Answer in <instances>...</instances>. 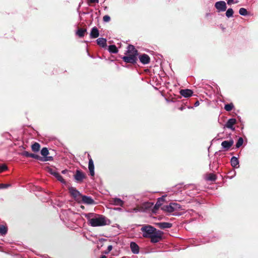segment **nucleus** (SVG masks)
Listing matches in <instances>:
<instances>
[{
  "instance_id": "obj_35",
  "label": "nucleus",
  "mask_w": 258,
  "mask_h": 258,
  "mask_svg": "<svg viewBox=\"0 0 258 258\" xmlns=\"http://www.w3.org/2000/svg\"><path fill=\"white\" fill-rule=\"evenodd\" d=\"M48 172L50 174H51L53 175V176H54L55 177L56 176V174L58 173L57 172H56L55 171V170L53 169L52 168H48Z\"/></svg>"
},
{
  "instance_id": "obj_44",
  "label": "nucleus",
  "mask_w": 258,
  "mask_h": 258,
  "mask_svg": "<svg viewBox=\"0 0 258 258\" xmlns=\"http://www.w3.org/2000/svg\"><path fill=\"white\" fill-rule=\"evenodd\" d=\"M118 52V49L116 46L114 45V53H117Z\"/></svg>"
},
{
  "instance_id": "obj_29",
  "label": "nucleus",
  "mask_w": 258,
  "mask_h": 258,
  "mask_svg": "<svg viewBox=\"0 0 258 258\" xmlns=\"http://www.w3.org/2000/svg\"><path fill=\"white\" fill-rule=\"evenodd\" d=\"M243 143V139L242 137L239 138L236 144V148H239L240 146L242 145Z\"/></svg>"
},
{
  "instance_id": "obj_16",
  "label": "nucleus",
  "mask_w": 258,
  "mask_h": 258,
  "mask_svg": "<svg viewBox=\"0 0 258 258\" xmlns=\"http://www.w3.org/2000/svg\"><path fill=\"white\" fill-rule=\"evenodd\" d=\"M90 37L91 38H96L99 36V32L97 27H94L90 32Z\"/></svg>"
},
{
  "instance_id": "obj_17",
  "label": "nucleus",
  "mask_w": 258,
  "mask_h": 258,
  "mask_svg": "<svg viewBox=\"0 0 258 258\" xmlns=\"http://www.w3.org/2000/svg\"><path fill=\"white\" fill-rule=\"evenodd\" d=\"M130 247L133 253L137 254L139 252V247L136 243L132 242L130 244Z\"/></svg>"
},
{
  "instance_id": "obj_6",
  "label": "nucleus",
  "mask_w": 258,
  "mask_h": 258,
  "mask_svg": "<svg viewBox=\"0 0 258 258\" xmlns=\"http://www.w3.org/2000/svg\"><path fill=\"white\" fill-rule=\"evenodd\" d=\"M166 196H163L161 198L158 199L157 201L154 206L152 212L154 213H156V211L159 209V208L162 205L163 202L165 201V198Z\"/></svg>"
},
{
  "instance_id": "obj_38",
  "label": "nucleus",
  "mask_w": 258,
  "mask_h": 258,
  "mask_svg": "<svg viewBox=\"0 0 258 258\" xmlns=\"http://www.w3.org/2000/svg\"><path fill=\"white\" fill-rule=\"evenodd\" d=\"M111 20V18L108 15H105L103 17V21L104 22H109Z\"/></svg>"
},
{
  "instance_id": "obj_40",
  "label": "nucleus",
  "mask_w": 258,
  "mask_h": 258,
  "mask_svg": "<svg viewBox=\"0 0 258 258\" xmlns=\"http://www.w3.org/2000/svg\"><path fill=\"white\" fill-rule=\"evenodd\" d=\"M153 204L152 203H147L145 204V208H150L153 206Z\"/></svg>"
},
{
  "instance_id": "obj_13",
  "label": "nucleus",
  "mask_w": 258,
  "mask_h": 258,
  "mask_svg": "<svg viewBox=\"0 0 258 258\" xmlns=\"http://www.w3.org/2000/svg\"><path fill=\"white\" fill-rule=\"evenodd\" d=\"M126 54H131V55H134L135 56L138 55V50L135 48L134 46L132 45H129L127 47V50L126 51Z\"/></svg>"
},
{
  "instance_id": "obj_11",
  "label": "nucleus",
  "mask_w": 258,
  "mask_h": 258,
  "mask_svg": "<svg viewBox=\"0 0 258 258\" xmlns=\"http://www.w3.org/2000/svg\"><path fill=\"white\" fill-rule=\"evenodd\" d=\"M236 123V120L235 118H230L228 120L226 123L225 125V127L230 128L232 131L235 130L234 125Z\"/></svg>"
},
{
  "instance_id": "obj_8",
  "label": "nucleus",
  "mask_w": 258,
  "mask_h": 258,
  "mask_svg": "<svg viewBox=\"0 0 258 258\" xmlns=\"http://www.w3.org/2000/svg\"><path fill=\"white\" fill-rule=\"evenodd\" d=\"M215 8L219 11L224 12L226 11L227 6L224 1H219L216 2L215 5Z\"/></svg>"
},
{
  "instance_id": "obj_51",
  "label": "nucleus",
  "mask_w": 258,
  "mask_h": 258,
  "mask_svg": "<svg viewBox=\"0 0 258 258\" xmlns=\"http://www.w3.org/2000/svg\"><path fill=\"white\" fill-rule=\"evenodd\" d=\"M81 208H82V209H84V206H81Z\"/></svg>"
},
{
  "instance_id": "obj_4",
  "label": "nucleus",
  "mask_w": 258,
  "mask_h": 258,
  "mask_svg": "<svg viewBox=\"0 0 258 258\" xmlns=\"http://www.w3.org/2000/svg\"><path fill=\"white\" fill-rule=\"evenodd\" d=\"M123 60L126 62L135 64L137 63L138 60L137 56L134 55L127 54L122 57Z\"/></svg>"
},
{
  "instance_id": "obj_49",
  "label": "nucleus",
  "mask_w": 258,
  "mask_h": 258,
  "mask_svg": "<svg viewBox=\"0 0 258 258\" xmlns=\"http://www.w3.org/2000/svg\"><path fill=\"white\" fill-rule=\"evenodd\" d=\"M88 157L89 160L90 159V158H91V156L89 154L88 155Z\"/></svg>"
},
{
  "instance_id": "obj_28",
  "label": "nucleus",
  "mask_w": 258,
  "mask_h": 258,
  "mask_svg": "<svg viewBox=\"0 0 258 258\" xmlns=\"http://www.w3.org/2000/svg\"><path fill=\"white\" fill-rule=\"evenodd\" d=\"M41 154L43 156V157H45L49 154V151L47 148L44 147L41 150Z\"/></svg>"
},
{
  "instance_id": "obj_45",
  "label": "nucleus",
  "mask_w": 258,
  "mask_h": 258,
  "mask_svg": "<svg viewBox=\"0 0 258 258\" xmlns=\"http://www.w3.org/2000/svg\"><path fill=\"white\" fill-rule=\"evenodd\" d=\"M113 210H117V211H121V210H122V208H115V207H114Z\"/></svg>"
},
{
  "instance_id": "obj_20",
  "label": "nucleus",
  "mask_w": 258,
  "mask_h": 258,
  "mask_svg": "<svg viewBox=\"0 0 258 258\" xmlns=\"http://www.w3.org/2000/svg\"><path fill=\"white\" fill-rule=\"evenodd\" d=\"M205 179L207 181H215L217 179V176L214 173H209L206 174Z\"/></svg>"
},
{
  "instance_id": "obj_48",
  "label": "nucleus",
  "mask_w": 258,
  "mask_h": 258,
  "mask_svg": "<svg viewBox=\"0 0 258 258\" xmlns=\"http://www.w3.org/2000/svg\"><path fill=\"white\" fill-rule=\"evenodd\" d=\"M199 102L198 101H197L196 103H195V106H198L199 105Z\"/></svg>"
},
{
  "instance_id": "obj_26",
  "label": "nucleus",
  "mask_w": 258,
  "mask_h": 258,
  "mask_svg": "<svg viewBox=\"0 0 258 258\" xmlns=\"http://www.w3.org/2000/svg\"><path fill=\"white\" fill-rule=\"evenodd\" d=\"M8 232V228L6 226L1 225H0V234L2 235H6Z\"/></svg>"
},
{
  "instance_id": "obj_5",
  "label": "nucleus",
  "mask_w": 258,
  "mask_h": 258,
  "mask_svg": "<svg viewBox=\"0 0 258 258\" xmlns=\"http://www.w3.org/2000/svg\"><path fill=\"white\" fill-rule=\"evenodd\" d=\"M79 203H83L87 205H93L95 204L94 200L90 197L82 195Z\"/></svg>"
},
{
  "instance_id": "obj_2",
  "label": "nucleus",
  "mask_w": 258,
  "mask_h": 258,
  "mask_svg": "<svg viewBox=\"0 0 258 258\" xmlns=\"http://www.w3.org/2000/svg\"><path fill=\"white\" fill-rule=\"evenodd\" d=\"M98 217L92 218L90 220V225L93 227L105 225L106 222L104 217L101 215H97Z\"/></svg>"
},
{
  "instance_id": "obj_47",
  "label": "nucleus",
  "mask_w": 258,
  "mask_h": 258,
  "mask_svg": "<svg viewBox=\"0 0 258 258\" xmlns=\"http://www.w3.org/2000/svg\"><path fill=\"white\" fill-rule=\"evenodd\" d=\"M100 258H107L104 255H102Z\"/></svg>"
},
{
  "instance_id": "obj_9",
  "label": "nucleus",
  "mask_w": 258,
  "mask_h": 258,
  "mask_svg": "<svg viewBox=\"0 0 258 258\" xmlns=\"http://www.w3.org/2000/svg\"><path fill=\"white\" fill-rule=\"evenodd\" d=\"M233 144V140H230L229 141H224L222 142L221 146L225 151H228L232 146Z\"/></svg>"
},
{
  "instance_id": "obj_21",
  "label": "nucleus",
  "mask_w": 258,
  "mask_h": 258,
  "mask_svg": "<svg viewBox=\"0 0 258 258\" xmlns=\"http://www.w3.org/2000/svg\"><path fill=\"white\" fill-rule=\"evenodd\" d=\"M97 43L99 46L104 47L106 46V40L103 38H99L96 40Z\"/></svg>"
},
{
  "instance_id": "obj_32",
  "label": "nucleus",
  "mask_w": 258,
  "mask_h": 258,
  "mask_svg": "<svg viewBox=\"0 0 258 258\" xmlns=\"http://www.w3.org/2000/svg\"><path fill=\"white\" fill-rule=\"evenodd\" d=\"M53 160V157L52 156H45V157H42L41 161L45 162V161H52Z\"/></svg>"
},
{
  "instance_id": "obj_3",
  "label": "nucleus",
  "mask_w": 258,
  "mask_h": 258,
  "mask_svg": "<svg viewBox=\"0 0 258 258\" xmlns=\"http://www.w3.org/2000/svg\"><path fill=\"white\" fill-rule=\"evenodd\" d=\"M69 191L71 196L73 197L77 202H80V199L82 195L74 187H70L69 188Z\"/></svg>"
},
{
  "instance_id": "obj_18",
  "label": "nucleus",
  "mask_w": 258,
  "mask_h": 258,
  "mask_svg": "<svg viewBox=\"0 0 258 258\" xmlns=\"http://www.w3.org/2000/svg\"><path fill=\"white\" fill-rule=\"evenodd\" d=\"M89 170L90 171V175L92 176L94 175V166L93 163V161L92 158H90L89 161V166H88Z\"/></svg>"
},
{
  "instance_id": "obj_15",
  "label": "nucleus",
  "mask_w": 258,
  "mask_h": 258,
  "mask_svg": "<svg viewBox=\"0 0 258 258\" xmlns=\"http://www.w3.org/2000/svg\"><path fill=\"white\" fill-rule=\"evenodd\" d=\"M180 94L182 96L187 98L192 96L193 92L190 89H182L180 91Z\"/></svg>"
},
{
  "instance_id": "obj_42",
  "label": "nucleus",
  "mask_w": 258,
  "mask_h": 258,
  "mask_svg": "<svg viewBox=\"0 0 258 258\" xmlns=\"http://www.w3.org/2000/svg\"><path fill=\"white\" fill-rule=\"evenodd\" d=\"M112 249V245H109L107 248V250L105 252V253H108Z\"/></svg>"
},
{
  "instance_id": "obj_43",
  "label": "nucleus",
  "mask_w": 258,
  "mask_h": 258,
  "mask_svg": "<svg viewBox=\"0 0 258 258\" xmlns=\"http://www.w3.org/2000/svg\"><path fill=\"white\" fill-rule=\"evenodd\" d=\"M99 0H88V3H98Z\"/></svg>"
},
{
  "instance_id": "obj_25",
  "label": "nucleus",
  "mask_w": 258,
  "mask_h": 258,
  "mask_svg": "<svg viewBox=\"0 0 258 258\" xmlns=\"http://www.w3.org/2000/svg\"><path fill=\"white\" fill-rule=\"evenodd\" d=\"M87 31L86 29L79 28L76 32V34L80 37H83L84 36L85 33Z\"/></svg>"
},
{
  "instance_id": "obj_27",
  "label": "nucleus",
  "mask_w": 258,
  "mask_h": 258,
  "mask_svg": "<svg viewBox=\"0 0 258 258\" xmlns=\"http://www.w3.org/2000/svg\"><path fill=\"white\" fill-rule=\"evenodd\" d=\"M234 107V105L232 103L226 104L224 106V109L227 111H230Z\"/></svg>"
},
{
  "instance_id": "obj_23",
  "label": "nucleus",
  "mask_w": 258,
  "mask_h": 258,
  "mask_svg": "<svg viewBox=\"0 0 258 258\" xmlns=\"http://www.w3.org/2000/svg\"><path fill=\"white\" fill-rule=\"evenodd\" d=\"M40 145L38 143L35 142L31 146V149L33 152H37L40 150Z\"/></svg>"
},
{
  "instance_id": "obj_1",
  "label": "nucleus",
  "mask_w": 258,
  "mask_h": 258,
  "mask_svg": "<svg viewBox=\"0 0 258 258\" xmlns=\"http://www.w3.org/2000/svg\"><path fill=\"white\" fill-rule=\"evenodd\" d=\"M141 230L143 237L150 238L152 243H157L162 239L163 232L151 225H145L142 227Z\"/></svg>"
},
{
  "instance_id": "obj_14",
  "label": "nucleus",
  "mask_w": 258,
  "mask_h": 258,
  "mask_svg": "<svg viewBox=\"0 0 258 258\" xmlns=\"http://www.w3.org/2000/svg\"><path fill=\"white\" fill-rule=\"evenodd\" d=\"M155 225L159 228L164 229L170 228L172 226V224L168 222H159L155 223Z\"/></svg>"
},
{
  "instance_id": "obj_34",
  "label": "nucleus",
  "mask_w": 258,
  "mask_h": 258,
  "mask_svg": "<svg viewBox=\"0 0 258 258\" xmlns=\"http://www.w3.org/2000/svg\"><path fill=\"white\" fill-rule=\"evenodd\" d=\"M171 204L172 207L174 208V211L180 209V206L176 203H172Z\"/></svg>"
},
{
  "instance_id": "obj_41",
  "label": "nucleus",
  "mask_w": 258,
  "mask_h": 258,
  "mask_svg": "<svg viewBox=\"0 0 258 258\" xmlns=\"http://www.w3.org/2000/svg\"><path fill=\"white\" fill-rule=\"evenodd\" d=\"M108 50L111 53H113V44L109 46Z\"/></svg>"
},
{
  "instance_id": "obj_30",
  "label": "nucleus",
  "mask_w": 258,
  "mask_h": 258,
  "mask_svg": "<svg viewBox=\"0 0 258 258\" xmlns=\"http://www.w3.org/2000/svg\"><path fill=\"white\" fill-rule=\"evenodd\" d=\"M233 10H232V9L231 8H229L228 9L226 12V16L228 17V18H229V17H232L233 16Z\"/></svg>"
},
{
  "instance_id": "obj_12",
  "label": "nucleus",
  "mask_w": 258,
  "mask_h": 258,
  "mask_svg": "<svg viewBox=\"0 0 258 258\" xmlns=\"http://www.w3.org/2000/svg\"><path fill=\"white\" fill-rule=\"evenodd\" d=\"M21 155L23 156L26 157H31L34 159H36L37 160H38L39 161H41V157L40 156L33 154V153H30L28 151H24L21 153Z\"/></svg>"
},
{
  "instance_id": "obj_31",
  "label": "nucleus",
  "mask_w": 258,
  "mask_h": 258,
  "mask_svg": "<svg viewBox=\"0 0 258 258\" xmlns=\"http://www.w3.org/2000/svg\"><path fill=\"white\" fill-rule=\"evenodd\" d=\"M239 13L242 16H246L248 14L247 11L243 8H241L239 9Z\"/></svg>"
},
{
  "instance_id": "obj_22",
  "label": "nucleus",
  "mask_w": 258,
  "mask_h": 258,
  "mask_svg": "<svg viewBox=\"0 0 258 258\" xmlns=\"http://www.w3.org/2000/svg\"><path fill=\"white\" fill-rule=\"evenodd\" d=\"M230 162L231 166L234 168L237 167V166L239 164L238 158L234 156L231 158Z\"/></svg>"
},
{
  "instance_id": "obj_36",
  "label": "nucleus",
  "mask_w": 258,
  "mask_h": 258,
  "mask_svg": "<svg viewBox=\"0 0 258 258\" xmlns=\"http://www.w3.org/2000/svg\"><path fill=\"white\" fill-rule=\"evenodd\" d=\"M94 214L93 213H88L85 215V217L88 220L89 222V224H90V220L92 218Z\"/></svg>"
},
{
  "instance_id": "obj_37",
  "label": "nucleus",
  "mask_w": 258,
  "mask_h": 258,
  "mask_svg": "<svg viewBox=\"0 0 258 258\" xmlns=\"http://www.w3.org/2000/svg\"><path fill=\"white\" fill-rule=\"evenodd\" d=\"M55 177L57 178V179L58 181H60L61 182H62V183L65 182L64 180L63 179L62 177L59 174V173L58 174H56V176H55Z\"/></svg>"
},
{
  "instance_id": "obj_50",
  "label": "nucleus",
  "mask_w": 258,
  "mask_h": 258,
  "mask_svg": "<svg viewBox=\"0 0 258 258\" xmlns=\"http://www.w3.org/2000/svg\"><path fill=\"white\" fill-rule=\"evenodd\" d=\"M65 172H66V171H65V170H63V171H62V173H64Z\"/></svg>"
},
{
  "instance_id": "obj_10",
  "label": "nucleus",
  "mask_w": 258,
  "mask_h": 258,
  "mask_svg": "<svg viewBox=\"0 0 258 258\" xmlns=\"http://www.w3.org/2000/svg\"><path fill=\"white\" fill-rule=\"evenodd\" d=\"M140 61L144 64H148L150 62V57L147 54H142L139 56Z\"/></svg>"
},
{
  "instance_id": "obj_33",
  "label": "nucleus",
  "mask_w": 258,
  "mask_h": 258,
  "mask_svg": "<svg viewBox=\"0 0 258 258\" xmlns=\"http://www.w3.org/2000/svg\"><path fill=\"white\" fill-rule=\"evenodd\" d=\"M8 169L7 166L4 164H0V173H2Z\"/></svg>"
},
{
  "instance_id": "obj_19",
  "label": "nucleus",
  "mask_w": 258,
  "mask_h": 258,
  "mask_svg": "<svg viewBox=\"0 0 258 258\" xmlns=\"http://www.w3.org/2000/svg\"><path fill=\"white\" fill-rule=\"evenodd\" d=\"M161 209L165 212L171 213L174 212V208L172 207L171 203L168 205H164L161 207Z\"/></svg>"
},
{
  "instance_id": "obj_46",
  "label": "nucleus",
  "mask_w": 258,
  "mask_h": 258,
  "mask_svg": "<svg viewBox=\"0 0 258 258\" xmlns=\"http://www.w3.org/2000/svg\"><path fill=\"white\" fill-rule=\"evenodd\" d=\"M233 3V0H228V1H227V4L228 5H231Z\"/></svg>"
},
{
  "instance_id": "obj_7",
  "label": "nucleus",
  "mask_w": 258,
  "mask_h": 258,
  "mask_svg": "<svg viewBox=\"0 0 258 258\" xmlns=\"http://www.w3.org/2000/svg\"><path fill=\"white\" fill-rule=\"evenodd\" d=\"M75 179L78 182H82L86 177L85 174L81 170H77L74 175Z\"/></svg>"
},
{
  "instance_id": "obj_39",
  "label": "nucleus",
  "mask_w": 258,
  "mask_h": 258,
  "mask_svg": "<svg viewBox=\"0 0 258 258\" xmlns=\"http://www.w3.org/2000/svg\"><path fill=\"white\" fill-rule=\"evenodd\" d=\"M11 185L10 184H4L0 183V189L1 188H7L9 187H10Z\"/></svg>"
},
{
  "instance_id": "obj_24",
  "label": "nucleus",
  "mask_w": 258,
  "mask_h": 258,
  "mask_svg": "<svg viewBox=\"0 0 258 258\" xmlns=\"http://www.w3.org/2000/svg\"><path fill=\"white\" fill-rule=\"evenodd\" d=\"M124 205V202L119 198H114V206H119L121 207Z\"/></svg>"
}]
</instances>
